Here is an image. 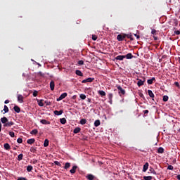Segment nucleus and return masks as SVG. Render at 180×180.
Wrapping results in <instances>:
<instances>
[{
  "label": "nucleus",
  "instance_id": "nucleus-24",
  "mask_svg": "<svg viewBox=\"0 0 180 180\" xmlns=\"http://www.w3.org/2000/svg\"><path fill=\"white\" fill-rule=\"evenodd\" d=\"M4 147L5 150H11V146L9 145V143H5L4 145Z\"/></svg>",
  "mask_w": 180,
  "mask_h": 180
},
{
  "label": "nucleus",
  "instance_id": "nucleus-8",
  "mask_svg": "<svg viewBox=\"0 0 180 180\" xmlns=\"http://www.w3.org/2000/svg\"><path fill=\"white\" fill-rule=\"evenodd\" d=\"M137 81H138V82H137L138 86H141L144 85V80L137 79Z\"/></svg>",
  "mask_w": 180,
  "mask_h": 180
},
{
  "label": "nucleus",
  "instance_id": "nucleus-26",
  "mask_svg": "<svg viewBox=\"0 0 180 180\" xmlns=\"http://www.w3.org/2000/svg\"><path fill=\"white\" fill-rule=\"evenodd\" d=\"M112 98H113V94L110 93V94H108V98H109V101H110V103H112Z\"/></svg>",
  "mask_w": 180,
  "mask_h": 180
},
{
  "label": "nucleus",
  "instance_id": "nucleus-57",
  "mask_svg": "<svg viewBox=\"0 0 180 180\" xmlns=\"http://www.w3.org/2000/svg\"><path fill=\"white\" fill-rule=\"evenodd\" d=\"M177 179L180 180V174L177 175Z\"/></svg>",
  "mask_w": 180,
  "mask_h": 180
},
{
  "label": "nucleus",
  "instance_id": "nucleus-27",
  "mask_svg": "<svg viewBox=\"0 0 180 180\" xmlns=\"http://www.w3.org/2000/svg\"><path fill=\"white\" fill-rule=\"evenodd\" d=\"M70 167H71V164L70 162H66L64 167L65 169H68V168H70Z\"/></svg>",
  "mask_w": 180,
  "mask_h": 180
},
{
  "label": "nucleus",
  "instance_id": "nucleus-31",
  "mask_svg": "<svg viewBox=\"0 0 180 180\" xmlns=\"http://www.w3.org/2000/svg\"><path fill=\"white\" fill-rule=\"evenodd\" d=\"M60 122L62 124H65V123H67V120H65V118H61Z\"/></svg>",
  "mask_w": 180,
  "mask_h": 180
},
{
  "label": "nucleus",
  "instance_id": "nucleus-16",
  "mask_svg": "<svg viewBox=\"0 0 180 180\" xmlns=\"http://www.w3.org/2000/svg\"><path fill=\"white\" fill-rule=\"evenodd\" d=\"M77 171V166H73L72 168L70 170V174H75Z\"/></svg>",
  "mask_w": 180,
  "mask_h": 180
},
{
  "label": "nucleus",
  "instance_id": "nucleus-38",
  "mask_svg": "<svg viewBox=\"0 0 180 180\" xmlns=\"http://www.w3.org/2000/svg\"><path fill=\"white\" fill-rule=\"evenodd\" d=\"M44 146L49 147V140L48 139H45L44 143Z\"/></svg>",
  "mask_w": 180,
  "mask_h": 180
},
{
  "label": "nucleus",
  "instance_id": "nucleus-37",
  "mask_svg": "<svg viewBox=\"0 0 180 180\" xmlns=\"http://www.w3.org/2000/svg\"><path fill=\"white\" fill-rule=\"evenodd\" d=\"M86 124V120H85V119H82V120H80V124L84 125V124Z\"/></svg>",
  "mask_w": 180,
  "mask_h": 180
},
{
  "label": "nucleus",
  "instance_id": "nucleus-34",
  "mask_svg": "<svg viewBox=\"0 0 180 180\" xmlns=\"http://www.w3.org/2000/svg\"><path fill=\"white\" fill-rule=\"evenodd\" d=\"M39 133V131L37 129H33L30 131V134H37Z\"/></svg>",
  "mask_w": 180,
  "mask_h": 180
},
{
  "label": "nucleus",
  "instance_id": "nucleus-51",
  "mask_svg": "<svg viewBox=\"0 0 180 180\" xmlns=\"http://www.w3.org/2000/svg\"><path fill=\"white\" fill-rule=\"evenodd\" d=\"M18 180H27V179H26V178L21 177L18 179Z\"/></svg>",
  "mask_w": 180,
  "mask_h": 180
},
{
  "label": "nucleus",
  "instance_id": "nucleus-53",
  "mask_svg": "<svg viewBox=\"0 0 180 180\" xmlns=\"http://www.w3.org/2000/svg\"><path fill=\"white\" fill-rule=\"evenodd\" d=\"M2 130V123L0 122V131Z\"/></svg>",
  "mask_w": 180,
  "mask_h": 180
},
{
  "label": "nucleus",
  "instance_id": "nucleus-7",
  "mask_svg": "<svg viewBox=\"0 0 180 180\" xmlns=\"http://www.w3.org/2000/svg\"><path fill=\"white\" fill-rule=\"evenodd\" d=\"M86 178L88 180H94V179H95V176H94L93 174H87L86 176Z\"/></svg>",
  "mask_w": 180,
  "mask_h": 180
},
{
  "label": "nucleus",
  "instance_id": "nucleus-55",
  "mask_svg": "<svg viewBox=\"0 0 180 180\" xmlns=\"http://www.w3.org/2000/svg\"><path fill=\"white\" fill-rule=\"evenodd\" d=\"M174 84L176 86H179V83H178V82H176Z\"/></svg>",
  "mask_w": 180,
  "mask_h": 180
},
{
  "label": "nucleus",
  "instance_id": "nucleus-17",
  "mask_svg": "<svg viewBox=\"0 0 180 180\" xmlns=\"http://www.w3.org/2000/svg\"><path fill=\"white\" fill-rule=\"evenodd\" d=\"M75 74L79 77H84V74H82V72H81V70H76Z\"/></svg>",
  "mask_w": 180,
  "mask_h": 180
},
{
  "label": "nucleus",
  "instance_id": "nucleus-23",
  "mask_svg": "<svg viewBox=\"0 0 180 180\" xmlns=\"http://www.w3.org/2000/svg\"><path fill=\"white\" fill-rule=\"evenodd\" d=\"M148 94L150 98H154V93H153V91L148 90Z\"/></svg>",
  "mask_w": 180,
  "mask_h": 180
},
{
  "label": "nucleus",
  "instance_id": "nucleus-46",
  "mask_svg": "<svg viewBox=\"0 0 180 180\" xmlns=\"http://www.w3.org/2000/svg\"><path fill=\"white\" fill-rule=\"evenodd\" d=\"M78 64L79 65H84V60H79Z\"/></svg>",
  "mask_w": 180,
  "mask_h": 180
},
{
  "label": "nucleus",
  "instance_id": "nucleus-19",
  "mask_svg": "<svg viewBox=\"0 0 180 180\" xmlns=\"http://www.w3.org/2000/svg\"><path fill=\"white\" fill-rule=\"evenodd\" d=\"M94 126L95 127H98V126H101V121L99 120H97L94 122Z\"/></svg>",
  "mask_w": 180,
  "mask_h": 180
},
{
  "label": "nucleus",
  "instance_id": "nucleus-39",
  "mask_svg": "<svg viewBox=\"0 0 180 180\" xmlns=\"http://www.w3.org/2000/svg\"><path fill=\"white\" fill-rule=\"evenodd\" d=\"M168 96H163V102H168Z\"/></svg>",
  "mask_w": 180,
  "mask_h": 180
},
{
  "label": "nucleus",
  "instance_id": "nucleus-32",
  "mask_svg": "<svg viewBox=\"0 0 180 180\" xmlns=\"http://www.w3.org/2000/svg\"><path fill=\"white\" fill-rule=\"evenodd\" d=\"M22 160H23V154H20V155H18V161H22Z\"/></svg>",
  "mask_w": 180,
  "mask_h": 180
},
{
  "label": "nucleus",
  "instance_id": "nucleus-22",
  "mask_svg": "<svg viewBox=\"0 0 180 180\" xmlns=\"http://www.w3.org/2000/svg\"><path fill=\"white\" fill-rule=\"evenodd\" d=\"M34 139H30L27 141V144H33L34 143Z\"/></svg>",
  "mask_w": 180,
  "mask_h": 180
},
{
  "label": "nucleus",
  "instance_id": "nucleus-40",
  "mask_svg": "<svg viewBox=\"0 0 180 180\" xmlns=\"http://www.w3.org/2000/svg\"><path fill=\"white\" fill-rule=\"evenodd\" d=\"M17 142L19 143V144H22V143H23V139H22V138H18L17 139Z\"/></svg>",
  "mask_w": 180,
  "mask_h": 180
},
{
  "label": "nucleus",
  "instance_id": "nucleus-18",
  "mask_svg": "<svg viewBox=\"0 0 180 180\" xmlns=\"http://www.w3.org/2000/svg\"><path fill=\"white\" fill-rule=\"evenodd\" d=\"M40 123H41L42 124H50V122L46 120H41L40 121Z\"/></svg>",
  "mask_w": 180,
  "mask_h": 180
},
{
  "label": "nucleus",
  "instance_id": "nucleus-43",
  "mask_svg": "<svg viewBox=\"0 0 180 180\" xmlns=\"http://www.w3.org/2000/svg\"><path fill=\"white\" fill-rule=\"evenodd\" d=\"M167 169H169L170 171H172V169H174V166H172V165H169V166L167 167Z\"/></svg>",
  "mask_w": 180,
  "mask_h": 180
},
{
  "label": "nucleus",
  "instance_id": "nucleus-28",
  "mask_svg": "<svg viewBox=\"0 0 180 180\" xmlns=\"http://www.w3.org/2000/svg\"><path fill=\"white\" fill-rule=\"evenodd\" d=\"M155 80V77H152L150 79H148V84H149V85H151V84H153V81Z\"/></svg>",
  "mask_w": 180,
  "mask_h": 180
},
{
  "label": "nucleus",
  "instance_id": "nucleus-3",
  "mask_svg": "<svg viewBox=\"0 0 180 180\" xmlns=\"http://www.w3.org/2000/svg\"><path fill=\"white\" fill-rule=\"evenodd\" d=\"M95 79L94 78L89 77L82 81V84H86V82H92Z\"/></svg>",
  "mask_w": 180,
  "mask_h": 180
},
{
  "label": "nucleus",
  "instance_id": "nucleus-44",
  "mask_svg": "<svg viewBox=\"0 0 180 180\" xmlns=\"http://www.w3.org/2000/svg\"><path fill=\"white\" fill-rule=\"evenodd\" d=\"M97 39H98V37H96V35H92V40L95 41L96 40H97Z\"/></svg>",
  "mask_w": 180,
  "mask_h": 180
},
{
  "label": "nucleus",
  "instance_id": "nucleus-1",
  "mask_svg": "<svg viewBox=\"0 0 180 180\" xmlns=\"http://www.w3.org/2000/svg\"><path fill=\"white\" fill-rule=\"evenodd\" d=\"M124 39H126V35L118 34L117 37V40H118V41H123Z\"/></svg>",
  "mask_w": 180,
  "mask_h": 180
},
{
  "label": "nucleus",
  "instance_id": "nucleus-13",
  "mask_svg": "<svg viewBox=\"0 0 180 180\" xmlns=\"http://www.w3.org/2000/svg\"><path fill=\"white\" fill-rule=\"evenodd\" d=\"M54 115H56V116H60V115H63V110H55L53 112Z\"/></svg>",
  "mask_w": 180,
  "mask_h": 180
},
{
  "label": "nucleus",
  "instance_id": "nucleus-41",
  "mask_svg": "<svg viewBox=\"0 0 180 180\" xmlns=\"http://www.w3.org/2000/svg\"><path fill=\"white\" fill-rule=\"evenodd\" d=\"M79 98H81L82 100H84L86 98V96H85V94H80Z\"/></svg>",
  "mask_w": 180,
  "mask_h": 180
},
{
  "label": "nucleus",
  "instance_id": "nucleus-54",
  "mask_svg": "<svg viewBox=\"0 0 180 180\" xmlns=\"http://www.w3.org/2000/svg\"><path fill=\"white\" fill-rule=\"evenodd\" d=\"M152 34H155V30H152Z\"/></svg>",
  "mask_w": 180,
  "mask_h": 180
},
{
  "label": "nucleus",
  "instance_id": "nucleus-11",
  "mask_svg": "<svg viewBox=\"0 0 180 180\" xmlns=\"http://www.w3.org/2000/svg\"><path fill=\"white\" fill-rule=\"evenodd\" d=\"M147 169H148V162H146L144 165H143V172H146Z\"/></svg>",
  "mask_w": 180,
  "mask_h": 180
},
{
  "label": "nucleus",
  "instance_id": "nucleus-12",
  "mask_svg": "<svg viewBox=\"0 0 180 180\" xmlns=\"http://www.w3.org/2000/svg\"><path fill=\"white\" fill-rule=\"evenodd\" d=\"M13 109L16 113H20V108H19V106L15 105Z\"/></svg>",
  "mask_w": 180,
  "mask_h": 180
},
{
  "label": "nucleus",
  "instance_id": "nucleus-48",
  "mask_svg": "<svg viewBox=\"0 0 180 180\" xmlns=\"http://www.w3.org/2000/svg\"><path fill=\"white\" fill-rule=\"evenodd\" d=\"M127 37L128 39H130V40H134V39H133V37L131 35H128Z\"/></svg>",
  "mask_w": 180,
  "mask_h": 180
},
{
  "label": "nucleus",
  "instance_id": "nucleus-45",
  "mask_svg": "<svg viewBox=\"0 0 180 180\" xmlns=\"http://www.w3.org/2000/svg\"><path fill=\"white\" fill-rule=\"evenodd\" d=\"M54 164H56V165H58V166H59V167H61V164H60V162H58V161H55V162H54Z\"/></svg>",
  "mask_w": 180,
  "mask_h": 180
},
{
  "label": "nucleus",
  "instance_id": "nucleus-47",
  "mask_svg": "<svg viewBox=\"0 0 180 180\" xmlns=\"http://www.w3.org/2000/svg\"><path fill=\"white\" fill-rule=\"evenodd\" d=\"M37 94H38V91H34L33 92V96H34V97L37 96Z\"/></svg>",
  "mask_w": 180,
  "mask_h": 180
},
{
  "label": "nucleus",
  "instance_id": "nucleus-2",
  "mask_svg": "<svg viewBox=\"0 0 180 180\" xmlns=\"http://www.w3.org/2000/svg\"><path fill=\"white\" fill-rule=\"evenodd\" d=\"M67 96V93L62 94L59 98L56 99L57 102H60V101H63Z\"/></svg>",
  "mask_w": 180,
  "mask_h": 180
},
{
  "label": "nucleus",
  "instance_id": "nucleus-29",
  "mask_svg": "<svg viewBox=\"0 0 180 180\" xmlns=\"http://www.w3.org/2000/svg\"><path fill=\"white\" fill-rule=\"evenodd\" d=\"M37 103L39 106H44V103H43V100H37Z\"/></svg>",
  "mask_w": 180,
  "mask_h": 180
},
{
  "label": "nucleus",
  "instance_id": "nucleus-14",
  "mask_svg": "<svg viewBox=\"0 0 180 180\" xmlns=\"http://www.w3.org/2000/svg\"><path fill=\"white\" fill-rule=\"evenodd\" d=\"M1 123H3L4 124H6L8 122V118H6V117H4L1 118Z\"/></svg>",
  "mask_w": 180,
  "mask_h": 180
},
{
  "label": "nucleus",
  "instance_id": "nucleus-30",
  "mask_svg": "<svg viewBox=\"0 0 180 180\" xmlns=\"http://www.w3.org/2000/svg\"><path fill=\"white\" fill-rule=\"evenodd\" d=\"M143 179L144 180H152L153 179V176H143Z\"/></svg>",
  "mask_w": 180,
  "mask_h": 180
},
{
  "label": "nucleus",
  "instance_id": "nucleus-50",
  "mask_svg": "<svg viewBox=\"0 0 180 180\" xmlns=\"http://www.w3.org/2000/svg\"><path fill=\"white\" fill-rule=\"evenodd\" d=\"M135 37H136V39H140V35H138L137 34H134Z\"/></svg>",
  "mask_w": 180,
  "mask_h": 180
},
{
  "label": "nucleus",
  "instance_id": "nucleus-49",
  "mask_svg": "<svg viewBox=\"0 0 180 180\" xmlns=\"http://www.w3.org/2000/svg\"><path fill=\"white\" fill-rule=\"evenodd\" d=\"M174 33H175V34L179 36V34H180V31L179 30L175 31Z\"/></svg>",
  "mask_w": 180,
  "mask_h": 180
},
{
  "label": "nucleus",
  "instance_id": "nucleus-20",
  "mask_svg": "<svg viewBox=\"0 0 180 180\" xmlns=\"http://www.w3.org/2000/svg\"><path fill=\"white\" fill-rule=\"evenodd\" d=\"M79 131H81V128L77 127L74 129L73 133H75V134H77L79 133Z\"/></svg>",
  "mask_w": 180,
  "mask_h": 180
},
{
  "label": "nucleus",
  "instance_id": "nucleus-33",
  "mask_svg": "<svg viewBox=\"0 0 180 180\" xmlns=\"http://www.w3.org/2000/svg\"><path fill=\"white\" fill-rule=\"evenodd\" d=\"M149 171L150 174H153V175H157V172H155L153 168H150Z\"/></svg>",
  "mask_w": 180,
  "mask_h": 180
},
{
  "label": "nucleus",
  "instance_id": "nucleus-9",
  "mask_svg": "<svg viewBox=\"0 0 180 180\" xmlns=\"http://www.w3.org/2000/svg\"><path fill=\"white\" fill-rule=\"evenodd\" d=\"M56 86V84H54V81H51L50 82V88H51V91H54V87Z\"/></svg>",
  "mask_w": 180,
  "mask_h": 180
},
{
  "label": "nucleus",
  "instance_id": "nucleus-5",
  "mask_svg": "<svg viewBox=\"0 0 180 180\" xmlns=\"http://www.w3.org/2000/svg\"><path fill=\"white\" fill-rule=\"evenodd\" d=\"M124 58H127V60H131L133 58V54L131 53H129L128 54L124 56Z\"/></svg>",
  "mask_w": 180,
  "mask_h": 180
},
{
  "label": "nucleus",
  "instance_id": "nucleus-25",
  "mask_svg": "<svg viewBox=\"0 0 180 180\" xmlns=\"http://www.w3.org/2000/svg\"><path fill=\"white\" fill-rule=\"evenodd\" d=\"M158 153L159 154H162V153H164V148L160 147V148L158 149Z\"/></svg>",
  "mask_w": 180,
  "mask_h": 180
},
{
  "label": "nucleus",
  "instance_id": "nucleus-6",
  "mask_svg": "<svg viewBox=\"0 0 180 180\" xmlns=\"http://www.w3.org/2000/svg\"><path fill=\"white\" fill-rule=\"evenodd\" d=\"M14 123L13 122H7L6 124H4V127H11V126H13Z\"/></svg>",
  "mask_w": 180,
  "mask_h": 180
},
{
  "label": "nucleus",
  "instance_id": "nucleus-56",
  "mask_svg": "<svg viewBox=\"0 0 180 180\" xmlns=\"http://www.w3.org/2000/svg\"><path fill=\"white\" fill-rule=\"evenodd\" d=\"M4 103H6V104L9 103V100H6V101H4Z\"/></svg>",
  "mask_w": 180,
  "mask_h": 180
},
{
  "label": "nucleus",
  "instance_id": "nucleus-4",
  "mask_svg": "<svg viewBox=\"0 0 180 180\" xmlns=\"http://www.w3.org/2000/svg\"><path fill=\"white\" fill-rule=\"evenodd\" d=\"M17 99L19 103H23V96H22V94H18L17 96Z\"/></svg>",
  "mask_w": 180,
  "mask_h": 180
},
{
  "label": "nucleus",
  "instance_id": "nucleus-15",
  "mask_svg": "<svg viewBox=\"0 0 180 180\" xmlns=\"http://www.w3.org/2000/svg\"><path fill=\"white\" fill-rule=\"evenodd\" d=\"M124 58V56L120 55L115 58V60H119L120 61H123Z\"/></svg>",
  "mask_w": 180,
  "mask_h": 180
},
{
  "label": "nucleus",
  "instance_id": "nucleus-10",
  "mask_svg": "<svg viewBox=\"0 0 180 180\" xmlns=\"http://www.w3.org/2000/svg\"><path fill=\"white\" fill-rule=\"evenodd\" d=\"M117 90L120 91V92L122 95H124V94H126V91H124V89H123V88H122V86H117Z\"/></svg>",
  "mask_w": 180,
  "mask_h": 180
},
{
  "label": "nucleus",
  "instance_id": "nucleus-36",
  "mask_svg": "<svg viewBox=\"0 0 180 180\" xmlns=\"http://www.w3.org/2000/svg\"><path fill=\"white\" fill-rule=\"evenodd\" d=\"M4 113H8L9 112V108H8V106L4 105Z\"/></svg>",
  "mask_w": 180,
  "mask_h": 180
},
{
  "label": "nucleus",
  "instance_id": "nucleus-35",
  "mask_svg": "<svg viewBox=\"0 0 180 180\" xmlns=\"http://www.w3.org/2000/svg\"><path fill=\"white\" fill-rule=\"evenodd\" d=\"M32 169H33V167H32V165L27 166V171L28 172H30Z\"/></svg>",
  "mask_w": 180,
  "mask_h": 180
},
{
  "label": "nucleus",
  "instance_id": "nucleus-21",
  "mask_svg": "<svg viewBox=\"0 0 180 180\" xmlns=\"http://www.w3.org/2000/svg\"><path fill=\"white\" fill-rule=\"evenodd\" d=\"M98 94L101 95V96H106V93L103 90L98 91Z\"/></svg>",
  "mask_w": 180,
  "mask_h": 180
},
{
  "label": "nucleus",
  "instance_id": "nucleus-42",
  "mask_svg": "<svg viewBox=\"0 0 180 180\" xmlns=\"http://www.w3.org/2000/svg\"><path fill=\"white\" fill-rule=\"evenodd\" d=\"M9 135L11 136V137H15V132H13V131H10V132H9Z\"/></svg>",
  "mask_w": 180,
  "mask_h": 180
},
{
  "label": "nucleus",
  "instance_id": "nucleus-52",
  "mask_svg": "<svg viewBox=\"0 0 180 180\" xmlns=\"http://www.w3.org/2000/svg\"><path fill=\"white\" fill-rule=\"evenodd\" d=\"M143 113H144L145 115L147 114V113H148V110H144V111H143Z\"/></svg>",
  "mask_w": 180,
  "mask_h": 180
}]
</instances>
